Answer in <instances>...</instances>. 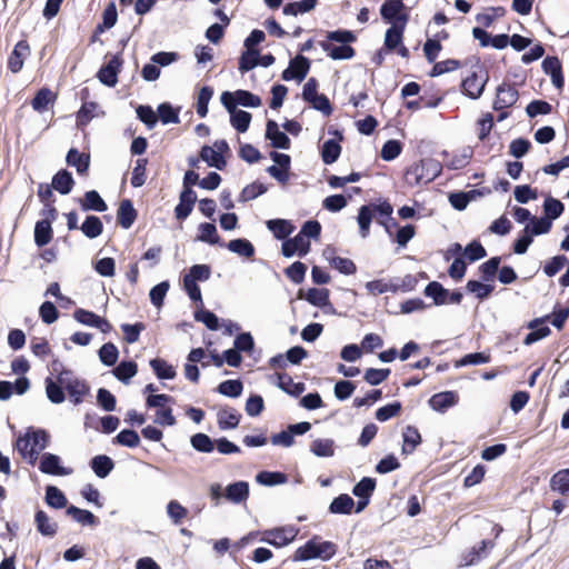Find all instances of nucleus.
Listing matches in <instances>:
<instances>
[{"mask_svg":"<svg viewBox=\"0 0 569 569\" xmlns=\"http://www.w3.org/2000/svg\"><path fill=\"white\" fill-rule=\"evenodd\" d=\"M356 40L357 37L352 31L338 29L328 31L326 40L320 41L319 44L332 60H349L356 54L355 49L350 46Z\"/></svg>","mask_w":569,"mask_h":569,"instance_id":"1","label":"nucleus"},{"mask_svg":"<svg viewBox=\"0 0 569 569\" xmlns=\"http://www.w3.org/2000/svg\"><path fill=\"white\" fill-rule=\"evenodd\" d=\"M52 371L56 373V379L52 377L46 378V395L50 402L59 405L66 400L64 390L80 378L70 369H66L59 361H53Z\"/></svg>","mask_w":569,"mask_h":569,"instance_id":"2","label":"nucleus"},{"mask_svg":"<svg viewBox=\"0 0 569 569\" xmlns=\"http://www.w3.org/2000/svg\"><path fill=\"white\" fill-rule=\"evenodd\" d=\"M50 435L43 429L29 428L23 436L16 441L19 453L30 465H34L39 455L49 446Z\"/></svg>","mask_w":569,"mask_h":569,"instance_id":"3","label":"nucleus"},{"mask_svg":"<svg viewBox=\"0 0 569 569\" xmlns=\"http://www.w3.org/2000/svg\"><path fill=\"white\" fill-rule=\"evenodd\" d=\"M442 170L438 160L432 158L422 159L406 170V181L410 186L427 184L433 181Z\"/></svg>","mask_w":569,"mask_h":569,"instance_id":"4","label":"nucleus"},{"mask_svg":"<svg viewBox=\"0 0 569 569\" xmlns=\"http://www.w3.org/2000/svg\"><path fill=\"white\" fill-rule=\"evenodd\" d=\"M488 80V71L478 64L472 73L462 80V92L471 99H478L481 97Z\"/></svg>","mask_w":569,"mask_h":569,"instance_id":"5","label":"nucleus"},{"mask_svg":"<svg viewBox=\"0 0 569 569\" xmlns=\"http://www.w3.org/2000/svg\"><path fill=\"white\" fill-rule=\"evenodd\" d=\"M233 94L230 91L222 92L220 101L230 113L231 126L239 132H246L250 126L251 114L234 108Z\"/></svg>","mask_w":569,"mask_h":569,"instance_id":"6","label":"nucleus"},{"mask_svg":"<svg viewBox=\"0 0 569 569\" xmlns=\"http://www.w3.org/2000/svg\"><path fill=\"white\" fill-rule=\"evenodd\" d=\"M298 535V529L293 526H286L264 530L261 536V541L269 543L273 547L280 548L289 545L295 540Z\"/></svg>","mask_w":569,"mask_h":569,"instance_id":"7","label":"nucleus"},{"mask_svg":"<svg viewBox=\"0 0 569 569\" xmlns=\"http://www.w3.org/2000/svg\"><path fill=\"white\" fill-rule=\"evenodd\" d=\"M123 60L119 54L112 56L97 73V78L107 87L113 88L118 83V73L120 72Z\"/></svg>","mask_w":569,"mask_h":569,"instance_id":"8","label":"nucleus"},{"mask_svg":"<svg viewBox=\"0 0 569 569\" xmlns=\"http://www.w3.org/2000/svg\"><path fill=\"white\" fill-rule=\"evenodd\" d=\"M310 69V60L302 54L296 56L290 60L289 67L283 70L281 78L284 81L296 79L302 81L308 74Z\"/></svg>","mask_w":569,"mask_h":569,"instance_id":"9","label":"nucleus"},{"mask_svg":"<svg viewBox=\"0 0 569 569\" xmlns=\"http://www.w3.org/2000/svg\"><path fill=\"white\" fill-rule=\"evenodd\" d=\"M61 459L59 456L50 452H46L41 456L39 462V470L42 473L52 476H69L72 473L71 468H66L60 465Z\"/></svg>","mask_w":569,"mask_h":569,"instance_id":"10","label":"nucleus"},{"mask_svg":"<svg viewBox=\"0 0 569 569\" xmlns=\"http://www.w3.org/2000/svg\"><path fill=\"white\" fill-rule=\"evenodd\" d=\"M518 90L513 86L502 83L497 88L493 109L499 111L510 108L518 101Z\"/></svg>","mask_w":569,"mask_h":569,"instance_id":"11","label":"nucleus"},{"mask_svg":"<svg viewBox=\"0 0 569 569\" xmlns=\"http://www.w3.org/2000/svg\"><path fill=\"white\" fill-rule=\"evenodd\" d=\"M73 317L78 322L84 326L97 328L103 333L109 332L112 328L107 319L89 310L77 309L73 313Z\"/></svg>","mask_w":569,"mask_h":569,"instance_id":"12","label":"nucleus"},{"mask_svg":"<svg viewBox=\"0 0 569 569\" xmlns=\"http://www.w3.org/2000/svg\"><path fill=\"white\" fill-rule=\"evenodd\" d=\"M310 251V240L305 239L299 233L290 239H286L282 242L281 252L286 258H290L298 254L300 258L307 256Z\"/></svg>","mask_w":569,"mask_h":569,"instance_id":"13","label":"nucleus"},{"mask_svg":"<svg viewBox=\"0 0 569 569\" xmlns=\"http://www.w3.org/2000/svg\"><path fill=\"white\" fill-rule=\"evenodd\" d=\"M406 6L400 3L399 1L386 0L383 4L380 7L381 18L388 23H401V18H406V23L408 22V13L403 12Z\"/></svg>","mask_w":569,"mask_h":569,"instance_id":"14","label":"nucleus"},{"mask_svg":"<svg viewBox=\"0 0 569 569\" xmlns=\"http://www.w3.org/2000/svg\"><path fill=\"white\" fill-rule=\"evenodd\" d=\"M266 138L271 141V146L277 149H289L291 141L289 137L280 131L274 120H268L266 124Z\"/></svg>","mask_w":569,"mask_h":569,"instance_id":"15","label":"nucleus"},{"mask_svg":"<svg viewBox=\"0 0 569 569\" xmlns=\"http://www.w3.org/2000/svg\"><path fill=\"white\" fill-rule=\"evenodd\" d=\"M459 401L458 393L456 391H442L433 395L429 399V406L438 412H445L449 408L456 406Z\"/></svg>","mask_w":569,"mask_h":569,"instance_id":"16","label":"nucleus"},{"mask_svg":"<svg viewBox=\"0 0 569 569\" xmlns=\"http://www.w3.org/2000/svg\"><path fill=\"white\" fill-rule=\"evenodd\" d=\"M30 47L26 40L19 41L8 59V68L11 72L17 73L23 67L24 58L29 54Z\"/></svg>","mask_w":569,"mask_h":569,"instance_id":"17","label":"nucleus"},{"mask_svg":"<svg viewBox=\"0 0 569 569\" xmlns=\"http://www.w3.org/2000/svg\"><path fill=\"white\" fill-rule=\"evenodd\" d=\"M224 497L232 503L244 502L249 497V483L247 481H236L227 486Z\"/></svg>","mask_w":569,"mask_h":569,"instance_id":"18","label":"nucleus"},{"mask_svg":"<svg viewBox=\"0 0 569 569\" xmlns=\"http://www.w3.org/2000/svg\"><path fill=\"white\" fill-rule=\"evenodd\" d=\"M406 28V18H401V23H393L385 36V48L389 51L396 50L402 42V36Z\"/></svg>","mask_w":569,"mask_h":569,"instance_id":"19","label":"nucleus"},{"mask_svg":"<svg viewBox=\"0 0 569 569\" xmlns=\"http://www.w3.org/2000/svg\"><path fill=\"white\" fill-rule=\"evenodd\" d=\"M241 415L233 408H221L217 413L218 427L221 430L234 429L240 422Z\"/></svg>","mask_w":569,"mask_h":569,"instance_id":"20","label":"nucleus"},{"mask_svg":"<svg viewBox=\"0 0 569 569\" xmlns=\"http://www.w3.org/2000/svg\"><path fill=\"white\" fill-rule=\"evenodd\" d=\"M137 219V210L133 208L131 200L123 199L120 202L117 220L123 229H129Z\"/></svg>","mask_w":569,"mask_h":569,"instance_id":"21","label":"nucleus"},{"mask_svg":"<svg viewBox=\"0 0 569 569\" xmlns=\"http://www.w3.org/2000/svg\"><path fill=\"white\" fill-rule=\"evenodd\" d=\"M276 376L277 386L292 397H299L306 390L303 382H295L288 373L279 372Z\"/></svg>","mask_w":569,"mask_h":569,"instance_id":"22","label":"nucleus"},{"mask_svg":"<svg viewBox=\"0 0 569 569\" xmlns=\"http://www.w3.org/2000/svg\"><path fill=\"white\" fill-rule=\"evenodd\" d=\"M80 206L83 211L103 212L108 209L107 203L96 190L87 191L80 200Z\"/></svg>","mask_w":569,"mask_h":569,"instance_id":"23","label":"nucleus"},{"mask_svg":"<svg viewBox=\"0 0 569 569\" xmlns=\"http://www.w3.org/2000/svg\"><path fill=\"white\" fill-rule=\"evenodd\" d=\"M66 161L68 166L74 167L79 174H84L90 166V156L71 148L67 153Z\"/></svg>","mask_w":569,"mask_h":569,"instance_id":"24","label":"nucleus"},{"mask_svg":"<svg viewBox=\"0 0 569 569\" xmlns=\"http://www.w3.org/2000/svg\"><path fill=\"white\" fill-rule=\"evenodd\" d=\"M73 184L72 174L66 169L59 170L52 178V188L61 194L70 193Z\"/></svg>","mask_w":569,"mask_h":569,"instance_id":"25","label":"nucleus"},{"mask_svg":"<svg viewBox=\"0 0 569 569\" xmlns=\"http://www.w3.org/2000/svg\"><path fill=\"white\" fill-rule=\"evenodd\" d=\"M226 247L228 248L229 251L238 254L239 257L248 259L252 258L256 253L254 246L248 239L244 238L230 240L226 244Z\"/></svg>","mask_w":569,"mask_h":569,"instance_id":"26","label":"nucleus"},{"mask_svg":"<svg viewBox=\"0 0 569 569\" xmlns=\"http://www.w3.org/2000/svg\"><path fill=\"white\" fill-rule=\"evenodd\" d=\"M266 224L267 228L279 240H284L295 230V226L289 220L284 219H271L268 220Z\"/></svg>","mask_w":569,"mask_h":569,"instance_id":"27","label":"nucleus"},{"mask_svg":"<svg viewBox=\"0 0 569 569\" xmlns=\"http://www.w3.org/2000/svg\"><path fill=\"white\" fill-rule=\"evenodd\" d=\"M316 558H319L318 536H315L303 546L299 547L293 555V561H306Z\"/></svg>","mask_w":569,"mask_h":569,"instance_id":"28","label":"nucleus"},{"mask_svg":"<svg viewBox=\"0 0 569 569\" xmlns=\"http://www.w3.org/2000/svg\"><path fill=\"white\" fill-rule=\"evenodd\" d=\"M375 218V209L372 204H365L359 208L357 221L359 224V232L362 238H367L370 232V224Z\"/></svg>","mask_w":569,"mask_h":569,"instance_id":"29","label":"nucleus"},{"mask_svg":"<svg viewBox=\"0 0 569 569\" xmlns=\"http://www.w3.org/2000/svg\"><path fill=\"white\" fill-rule=\"evenodd\" d=\"M37 530L46 537H53L57 533L58 525L49 519L43 510H38L34 516Z\"/></svg>","mask_w":569,"mask_h":569,"instance_id":"30","label":"nucleus"},{"mask_svg":"<svg viewBox=\"0 0 569 569\" xmlns=\"http://www.w3.org/2000/svg\"><path fill=\"white\" fill-rule=\"evenodd\" d=\"M198 230H199V234L197 236L198 241L206 242L211 246H213V244L224 246L223 242H221L220 237L217 233V228L213 223H210V222L200 223L198 227Z\"/></svg>","mask_w":569,"mask_h":569,"instance_id":"31","label":"nucleus"},{"mask_svg":"<svg viewBox=\"0 0 569 569\" xmlns=\"http://www.w3.org/2000/svg\"><path fill=\"white\" fill-rule=\"evenodd\" d=\"M325 256L329 260L330 264L343 274H353L357 271V267L351 259L331 256L330 250H325Z\"/></svg>","mask_w":569,"mask_h":569,"instance_id":"32","label":"nucleus"},{"mask_svg":"<svg viewBox=\"0 0 569 569\" xmlns=\"http://www.w3.org/2000/svg\"><path fill=\"white\" fill-rule=\"evenodd\" d=\"M550 489L562 496H569V468L561 469L551 477Z\"/></svg>","mask_w":569,"mask_h":569,"instance_id":"33","label":"nucleus"},{"mask_svg":"<svg viewBox=\"0 0 569 569\" xmlns=\"http://www.w3.org/2000/svg\"><path fill=\"white\" fill-rule=\"evenodd\" d=\"M66 391L69 395L70 401L74 406H78V405L82 403L84 400V397L87 395H89L90 387L86 380L80 379L78 381H73V385L69 386V388H67Z\"/></svg>","mask_w":569,"mask_h":569,"instance_id":"34","label":"nucleus"},{"mask_svg":"<svg viewBox=\"0 0 569 569\" xmlns=\"http://www.w3.org/2000/svg\"><path fill=\"white\" fill-rule=\"evenodd\" d=\"M52 239V228L49 219H42L34 226V242L38 247L48 244Z\"/></svg>","mask_w":569,"mask_h":569,"instance_id":"35","label":"nucleus"},{"mask_svg":"<svg viewBox=\"0 0 569 569\" xmlns=\"http://www.w3.org/2000/svg\"><path fill=\"white\" fill-rule=\"evenodd\" d=\"M353 506V499L349 495L342 493L331 501L329 511L335 515H350Z\"/></svg>","mask_w":569,"mask_h":569,"instance_id":"36","label":"nucleus"},{"mask_svg":"<svg viewBox=\"0 0 569 569\" xmlns=\"http://www.w3.org/2000/svg\"><path fill=\"white\" fill-rule=\"evenodd\" d=\"M90 466L99 478H106L114 467L112 459L106 455H99L91 459Z\"/></svg>","mask_w":569,"mask_h":569,"instance_id":"37","label":"nucleus"},{"mask_svg":"<svg viewBox=\"0 0 569 569\" xmlns=\"http://www.w3.org/2000/svg\"><path fill=\"white\" fill-rule=\"evenodd\" d=\"M423 293L427 297L432 298L433 303L436 306H441L447 303V297L449 295V291L445 289L440 282L431 281L425 288Z\"/></svg>","mask_w":569,"mask_h":569,"instance_id":"38","label":"nucleus"},{"mask_svg":"<svg viewBox=\"0 0 569 569\" xmlns=\"http://www.w3.org/2000/svg\"><path fill=\"white\" fill-rule=\"evenodd\" d=\"M403 437V453H412L417 446L421 442V436L418 429L413 426H407L402 433Z\"/></svg>","mask_w":569,"mask_h":569,"instance_id":"39","label":"nucleus"},{"mask_svg":"<svg viewBox=\"0 0 569 569\" xmlns=\"http://www.w3.org/2000/svg\"><path fill=\"white\" fill-rule=\"evenodd\" d=\"M80 230L89 239L99 237L103 231V224L99 217L88 216L80 227Z\"/></svg>","mask_w":569,"mask_h":569,"instance_id":"40","label":"nucleus"},{"mask_svg":"<svg viewBox=\"0 0 569 569\" xmlns=\"http://www.w3.org/2000/svg\"><path fill=\"white\" fill-rule=\"evenodd\" d=\"M310 451L321 458L335 455V441L332 439H316L310 445Z\"/></svg>","mask_w":569,"mask_h":569,"instance_id":"41","label":"nucleus"},{"mask_svg":"<svg viewBox=\"0 0 569 569\" xmlns=\"http://www.w3.org/2000/svg\"><path fill=\"white\" fill-rule=\"evenodd\" d=\"M501 263V257H492L479 266V272L482 281H493Z\"/></svg>","mask_w":569,"mask_h":569,"instance_id":"42","label":"nucleus"},{"mask_svg":"<svg viewBox=\"0 0 569 569\" xmlns=\"http://www.w3.org/2000/svg\"><path fill=\"white\" fill-rule=\"evenodd\" d=\"M67 515L71 516L77 522L83 526H97V517L89 510L80 509L76 506L67 508Z\"/></svg>","mask_w":569,"mask_h":569,"instance_id":"43","label":"nucleus"},{"mask_svg":"<svg viewBox=\"0 0 569 569\" xmlns=\"http://www.w3.org/2000/svg\"><path fill=\"white\" fill-rule=\"evenodd\" d=\"M495 547L492 540H482L478 547H472L466 557V565H473L478 560L488 556L489 551Z\"/></svg>","mask_w":569,"mask_h":569,"instance_id":"44","label":"nucleus"},{"mask_svg":"<svg viewBox=\"0 0 569 569\" xmlns=\"http://www.w3.org/2000/svg\"><path fill=\"white\" fill-rule=\"evenodd\" d=\"M56 97L48 88L40 89L31 101L32 108L38 112H43L49 104L53 103Z\"/></svg>","mask_w":569,"mask_h":569,"instance_id":"45","label":"nucleus"},{"mask_svg":"<svg viewBox=\"0 0 569 569\" xmlns=\"http://www.w3.org/2000/svg\"><path fill=\"white\" fill-rule=\"evenodd\" d=\"M200 158L206 161L210 167L222 170L226 167V160L216 149L203 146L200 151Z\"/></svg>","mask_w":569,"mask_h":569,"instance_id":"46","label":"nucleus"},{"mask_svg":"<svg viewBox=\"0 0 569 569\" xmlns=\"http://www.w3.org/2000/svg\"><path fill=\"white\" fill-rule=\"evenodd\" d=\"M150 367L159 379H173L177 375L174 368L161 358L150 360Z\"/></svg>","mask_w":569,"mask_h":569,"instance_id":"47","label":"nucleus"},{"mask_svg":"<svg viewBox=\"0 0 569 569\" xmlns=\"http://www.w3.org/2000/svg\"><path fill=\"white\" fill-rule=\"evenodd\" d=\"M341 153V146L333 139L327 140L321 148V158L326 164L336 162Z\"/></svg>","mask_w":569,"mask_h":569,"instance_id":"48","label":"nucleus"},{"mask_svg":"<svg viewBox=\"0 0 569 569\" xmlns=\"http://www.w3.org/2000/svg\"><path fill=\"white\" fill-rule=\"evenodd\" d=\"M138 372V366L134 361H121L114 369L113 375L123 383H128L129 380L134 377Z\"/></svg>","mask_w":569,"mask_h":569,"instance_id":"49","label":"nucleus"},{"mask_svg":"<svg viewBox=\"0 0 569 569\" xmlns=\"http://www.w3.org/2000/svg\"><path fill=\"white\" fill-rule=\"evenodd\" d=\"M233 94V102L234 108H237V104L248 107V108H257L261 106V99L260 97L251 93L247 90H237Z\"/></svg>","mask_w":569,"mask_h":569,"instance_id":"50","label":"nucleus"},{"mask_svg":"<svg viewBox=\"0 0 569 569\" xmlns=\"http://www.w3.org/2000/svg\"><path fill=\"white\" fill-rule=\"evenodd\" d=\"M287 476L279 471H261L256 476V481L262 486H277L286 483Z\"/></svg>","mask_w":569,"mask_h":569,"instance_id":"51","label":"nucleus"},{"mask_svg":"<svg viewBox=\"0 0 569 569\" xmlns=\"http://www.w3.org/2000/svg\"><path fill=\"white\" fill-rule=\"evenodd\" d=\"M46 502L54 509H61L67 506L68 500L59 488L48 486L46 488Z\"/></svg>","mask_w":569,"mask_h":569,"instance_id":"52","label":"nucleus"},{"mask_svg":"<svg viewBox=\"0 0 569 569\" xmlns=\"http://www.w3.org/2000/svg\"><path fill=\"white\" fill-rule=\"evenodd\" d=\"M466 289L468 292L473 293L479 300H485L492 293L495 287L485 281L469 280L466 284Z\"/></svg>","mask_w":569,"mask_h":569,"instance_id":"53","label":"nucleus"},{"mask_svg":"<svg viewBox=\"0 0 569 569\" xmlns=\"http://www.w3.org/2000/svg\"><path fill=\"white\" fill-rule=\"evenodd\" d=\"M506 14V9L503 7H489L486 12L478 13L476 16V20L478 23L482 24L486 28H489L493 21L498 18H501Z\"/></svg>","mask_w":569,"mask_h":569,"instance_id":"54","label":"nucleus"},{"mask_svg":"<svg viewBox=\"0 0 569 569\" xmlns=\"http://www.w3.org/2000/svg\"><path fill=\"white\" fill-rule=\"evenodd\" d=\"M366 289L368 293L372 296L382 295L386 292L396 293V287L393 286V280L386 281L385 279H377L372 281H368L366 283Z\"/></svg>","mask_w":569,"mask_h":569,"instance_id":"55","label":"nucleus"},{"mask_svg":"<svg viewBox=\"0 0 569 569\" xmlns=\"http://www.w3.org/2000/svg\"><path fill=\"white\" fill-rule=\"evenodd\" d=\"M306 300L312 306L323 308L330 305L329 290L311 288L306 295Z\"/></svg>","mask_w":569,"mask_h":569,"instance_id":"56","label":"nucleus"},{"mask_svg":"<svg viewBox=\"0 0 569 569\" xmlns=\"http://www.w3.org/2000/svg\"><path fill=\"white\" fill-rule=\"evenodd\" d=\"M551 226H552V222L546 217H541V218L532 217V219L525 227V229L527 231H529V233H531L535 237V236L548 233L551 229Z\"/></svg>","mask_w":569,"mask_h":569,"instance_id":"57","label":"nucleus"},{"mask_svg":"<svg viewBox=\"0 0 569 569\" xmlns=\"http://www.w3.org/2000/svg\"><path fill=\"white\" fill-rule=\"evenodd\" d=\"M113 442L123 447L136 448L140 443V437L132 429H123L114 437Z\"/></svg>","mask_w":569,"mask_h":569,"instance_id":"58","label":"nucleus"},{"mask_svg":"<svg viewBox=\"0 0 569 569\" xmlns=\"http://www.w3.org/2000/svg\"><path fill=\"white\" fill-rule=\"evenodd\" d=\"M192 448L199 452L210 453L214 449V443L211 438L202 432L196 433L190 438Z\"/></svg>","mask_w":569,"mask_h":569,"instance_id":"59","label":"nucleus"},{"mask_svg":"<svg viewBox=\"0 0 569 569\" xmlns=\"http://www.w3.org/2000/svg\"><path fill=\"white\" fill-rule=\"evenodd\" d=\"M217 390L226 397L238 398L242 393L243 385L239 379L224 380L218 386Z\"/></svg>","mask_w":569,"mask_h":569,"instance_id":"60","label":"nucleus"},{"mask_svg":"<svg viewBox=\"0 0 569 569\" xmlns=\"http://www.w3.org/2000/svg\"><path fill=\"white\" fill-rule=\"evenodd\" d=\"M376 488V480L370 477H363L352 489V493L358 498H370Z\"/></svg>","mask_w":569,"mask_h":569,"instance_id":"61","label":"nucleus"},{"mask_svg":"<svg viewBox=\"0 0 569 569\" xmlns=\"http://www.w3.org/2000/svg\"><path fill=\"white\" fill-rule=\"evenodd\" d=\"M563 210L565 207L562 202L552 197H548L543 202V211L546 218H548L550 221L559 218L562 214Z\"/></svg>","mask_w":569,"mask_h":569,"instance_id":"62","label":"nucleus"},{"mask_svg":"<svg viewBox=\"0 0 569 569\" xmlns=\"http://www.w3.org/2000/svg\"><path fill=\"white\" fill-rule=\"evenodd\" d=\"M258 50H246L239 58V70L241 73L248 72L258 66Z\"/></svg>","mask_w":569,"mask_h":569,"instance_id":"63","label":"nucleus"},{"mask_svg":"<svg viewBox=\"0 0 569 569\" xmlns=\"http://www.w3.org/2000/svg\"><path fill=\"white\" fill-rule=\"evenodd\" d=\"M118 356V348L112 342L104 343L99 350L100 361L108 367H111L117 362Z\"/></svg>","mask_w":569,"mask_h":569,"instance_id":"64","label":"nucleus"}]
</instances>
